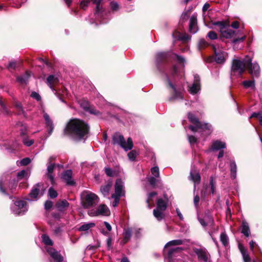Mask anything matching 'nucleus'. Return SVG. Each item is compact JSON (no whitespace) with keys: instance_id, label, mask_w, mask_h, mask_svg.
I'll use <instances>...</instances> for the list:
<instances>
[{"instance_id":"1","label":"nucleus","mask_w":262,"mask_h":262,"mask_svg":"<svg viewBox=\"0 0 262 262\" xmlns=\"http://www.w3.org/2000/svg\"><path fill=\"white\" fill-rule=\"evenodd\" d=\"M89 126L84 121L78 119H71L67 123L63 134L76 141L85 139L89 132Z\"/></svg>"},{"instance_id":"64","label":"nucleus","mask_w":262,"mask_h":262,"mask_svg":"<svg viewBox=\"0 0 262 262\" xmlns=\"http://www.w3.org/2000/svg\"><path fill=\"white\" fill-rule=\"evenodd\" d=\"M15 67H16V62L11 61V62H10V63L9 64L8 68L10 69H14L15 68Z\"/></svg>"},{"instance_id":"6","label":"nucleus","mask_w":262,"mask_h":262,"mask_svg":"<svg viewBox=\"0 0 262 262\" xmlns=\"http://www.w3.org/2000/svg\"><path fill=\"white\" fill-rule=\"evenodd\" d=\"M88 214L91 216L99 215L108 216L110 214L108 208L104 204L100 205L96 209H91L88 210Z\"/></svg>"},{"instance_id":"52","label":"nucleus","mask_w":262,"mask_h":262,"mask_svg":"<svg viewBox=\"0 0 262 262\" xmlns=\"http://www.w3.org/2000/svg\"><path fill=\"white\" fill-rule=\"evenodd\" d=\"M207 36L211 39H215L217 38V34L212 31L208 32Z\"/></svg>"},{"instance_id":"44","label":"nucleus","mask_w":262,"mask_h":262,"mask_svg":"<svg viewBox=\"0 0 262 262\" xmlns=\"http://www.w3.org/2000/svg\"><path fill=\"white\" fill-rule=\"evenodd\" d=\"M23 142L25 145L30 146L33 144L34 141L33 140H30L27 137H24L23 138Z\"/></svg>"},{"instance_id":"55","label":"nucleus","mask_w":262,"mask_h":262,"mask_svg":"<svg viewBox=\"0 0 262 262\" xmlns=\"http://www.w3.org/2000/svg\"><path fill=\"white\" fill-rule=\"evenodd\" d=\"M246 38V36H243L241 37H238L233 40V43L235 45L238 42H243Z\"/></svg>"},{"instance_id":"16","label":"nucleus","mask_w":262,"mask_h":262,"mask_svg":"<svg viewBox=\"0 0 262 262\" xmlns=\"http://www.w3.org/2000/svg\"><path fill=\"white\" fill-rule=\"evenodd\" d=\"M200 90V78L198 75L194 76V82L189 87V91L192 94H196Z\"/></svg>"},{"instance_id":"50","label":"nucleus","mask_w":262,"mask_h":262,"mask_svg":"<svg viewBox=\"0 0 262 262\" xmlns=\"http://www.w3.org/2000/svg\"><path fill=\"white\" fill-rule=\"evenodd\" d=\"M81 105L82 106V104H81ZM83 107L86 111H88L91 114H97L96 111L93 109L90 108V107L89 106L88 104L87 103L85 104V105L83 106Z\"/></svg>"},{"instance_id":"53","label":"nucleus","mask_w":262,"mask_h":262,"mask_svg":"<svg viewBox=\"0 0 262 262\" xmlns=\"http://www.w3.org/2000/svg\"><path fill=\"white\" fill-rule=\"evenodd\" d=\"M210 184L211 186V193L213 194L215 192V184L212 177H211L210 178Z\"/></svg>"},{"instance_id":"46","label":"nucleus","mask_w":262,"mask_h":262,"mask_svg":"<svg viewBox=\"0 0 262 262\" xmlns=\"http://www.w3.org/2000/svg\"><path fill=\"white\" fill-rule=\"evenodd\" d=\"M112 198L114 199V201L113 203V207H116L118 205L120 198L121 196H115V195H112Z\"/></svg>"},{"instance_id":"27","label":"nucleus","mask_w":262,"mask_h":262,"mask_svg":"<svg viewBox=\"0 0 262 262\" xmlns=\"http://www.w3.org/2000/svg\"><path fill=\"white\" fill-rule=\"evenodd\" d=\"M43 117L46 121V123L47 126L49 128V133L50 135L54 129V125L52 120L50 119L49 116L47 113H45L43 114Z\"/></svg>"},{"instance_id":"14","label":"nucleus","mask_w":262,"mask_h":262,"mask_svg":"<svg viewBox=\"0 0 262 262\" xmlns=\"http://www.w3.org/2000/svg\"><path fill=\"white\" fill-rule=\"evenodd\" d=\"M251 59L247 60V63H249L247 67L249 70L250 73L252 76L258 77L259 75L260 68L257 63H252Z\"/></svg>"},{"instance_id":"58","label":"nucleus","mask_w":262,"mask_h":262,"mask_svg":"<svg viewBox=\"0 0 262 262\" xmlns=\"http://www.w3.org/2000/svg\"><path fill=\"white\" fill-rule=\"evenodd\" d=\"M157 195V193L155 192H151L149 194L148 198L147 199V203L148 204V207H150L149 206V201L151 200V198Z\"/></svg>"},{"instance_id":"22","label":"nucleus","mask_w":262,"mask_h":262,"mask_svg":"<svg viewBox=\"0 0 262 262\" xmlns=\"http://www.w3.org/2000/svg\"><path fill=\"white\" fill-rule=\"evenodd\" d=\"M238 248L242 254L244 262H250L251 261V258L245 248L241 244H239Z\"/></svg>"},{"instance_id":"21","label":"nucleus","mask_w":262,"mask_h":262,"mask_svg":"<svg viewBox=\"0 0 262 262\" xmlns=\"http://www.w3.org/2000/svg\"><path fill=\"white\" fill-rule=\"evenodd\" d=\"M58 82V79L53 75L49 76L47 79V83L50 86V88L53 90L55 91L53 88L54 84Z\"/></svg>"},{"instance_id":"60","label":"nucleus","mask_w":262,"mask_h":262,"mask_svg":"<svg viewBox=\"0 0 262 262\" xmlns=\"http://www.w3.org/2000/svg\"><path fill=\"white\" fill-rule=\"evenodd\" d=\"M111 7L112 10H117L118 9L119 5L116 2H112L111 3Z\"/></svg>"},{"instance_id":"17","label":"nucleus","mask_w":262,"mask_h":262,"mask_svg":"<svg viewBox=\"0 0 262 262\" xmlns=\"http://www.w3.org/2000/svg\"><path fill=\"white\" fill-rule=\"evenodd\" d=\"M72 174L73 172L71 170H67L62 174V179L69 185H73L75 184L74 181L72 180Z\"/></svg>"},{"instance_id":"39","label":"nucleus","mask_w":262,"mask_h":262,"mask_svg":"<svg viewBox=\"0 0 262 262\" xmlns=\"http://www.w3.org/2000/svg\"><path fill=\"white\" fill-rule=\"evenodd\" d=\"M42 242L47 246H52L53 244V241L51 239L49 236L46 234H43L41 236Z\"/></svg>"},{"instance_id":"43","label":"nucleus","mask_w":262,"mask_h":262,"mask_svg":"<svg viewBox=\"0 0 262 262\" xmlns=\"http://www.w3.org/2000/svg\"><path fill=\"white\" fill-rule=\"evenodd\" d=\"M152 174L156 178H159L160 176L159 169L158 167L155 166L151 169Z\"/></svg>"},{"instance_id":"28","label":"nucleus","mask_w":262,"mask_h":262,"mask_svg":"<svg viewBox=\"0 0 262 262\" xmlns=\"http://www.w3.org/2000/svg\"><path fill=\"white\" fill-rule=\"evenodd\" d=\"M182 250L181 248H171L169 250L167 255L165 256V260H168L169 262L171 261L172 257L174 256L176 253Z\"/></svg>"},{"instance_id":"32","label":"nucleus","mask_w":262,"mask_h":262,"mask_svg":"<svg viewBox=\"0 0 262 262\" xmlns=\"http://www.w3.org/2000/svg\"><path fill=\"white\" fill-rule=\"evenodd\" d=\"M230 169L231 172V177L233 179H235L236 177L237 166L234 161L230 162Z\"/></svg>"},{"instance_id":"5","label":"nucleus","mask_w":262,"mask_h":262,"mask_svg":"<svg viewBox=\"0 0 262 262\" xmlns=\"http://www.w3.org/2000/svg\"><path fill=\"white\" fill-rule=\"evenodd\" d=\"M166 208V201L161 198L158 199L157 201V207L153 211L154 216L158 221H161L165 216L164 211Z\"/></svg>"},{"instance_id":"31","label":"nucleus","mask_w":262,"mask_h":262,"mask_svg":"<svg viewBox=\"0 0 262 262\" xmlns=\"http://www.w3.org/2000/svg\"><path fill=\"white\" fill-rule=\"evenodd\" d=\"M242 233L247 237H248L250 234L249 225L248 223L245 221H243L242 222Z\"/></svg>"},{"instance_id":"24","label":"nucleus","mask_w":262,"mask_h":262,"mask_svg":"<svg viewBox=\"0 0 262 262\" xmlns=\"http://www.w3.org/2000/svg\"><path fill=\"white\" fill-rule=\"evenodd\" d=\"M93 4L96 5V8L95 11V15L96 17L98 16L99 13L102 11V4L104 3L105 0H92Z\"/></svg>"},{"instance_id":"38","label":"nucleus","mask_w":262,"mask_h":262,"mask_svg":"<svg viewBox=\"0 0 262 262\" xmlns=\"http://www.w3.org/2000/svg\"><path fill=\"white\" fill-rule=\"evenodd\" d=\"M183 243L184 241L182 239H175L171 241L166 244V245L165 246V248L166 249L168 246H169L180 245L183 244Z\"/></svg>"},{"instance_id":"26","label":"nucleus","mask_w":262,"mask_h":262,"mask_svg":"<svg viewBox=\"0 0 262 262\" xmlns=\"http://www.w3.org/2000/svg\"><path fill=\"white\" fill-rule=\"evenodd\" d=\"M43 117L46 121V123L47 126L49 128V133L50 135L54 129V125L52 120L50 119L49 116L47 113H45L43 114Z\"/></svg>"},{"instance_id":"37","label":"nucleus","mask_w":262,"mask_h":262,"mask_svg":"<svg viewBox=\"0 0 262 262\" xmlns=\"http://www.w3.org/2000/svg\"><path fill=\"white\" fill-rule=\"evenodd\" d=\"M95 224L94 223H85L81 225L79 228V230L80 231H86L89 230L90 228L95 227Z\"/></svg>"},{"instance_id":"3","label":"nucleus","mask_w":262,"mask_h":262,"mask_svg":"<svg viewBox=\"0 0 262 262\" xmlns=\"http://www.w3.org/2000/svg\"><path fill=\"white\" fill-rule=\"evenodd\" d=\"M188 118L189 121L195 125L194 126L190 125L189 128L193 132L197 131L198 129H205L208 130H210L212 128V126L208 123H202L200 122L198 119L192 114L189 113L188 114Z\"/></svg>"},{"instance_id":"8","label":"nucleus","mask_w":262,"mask_h":262,"mask_svg":"<svg viewBox=\"0 0 262 262\" xmlns=\"http://www.w3.org/2000/svg\"><path fill=\"white\" fill-rule=\"evenodd\" d=\"M98 202V196L94 193H88L83 200V206L84 208H88L95 205Z\"/></svg>"},{"instance_id":"19","label":"nucleus","mask_w":262,"mask_h":262,"mask_svg":"<svg viewBox=\"0 0 262 262\" xmlns=\"http://www.w3.org/2000/svg\"><path fill=\"white\" fill-rule=\"evenodd\" d=\"M198 220L200 223V224L203 227H205L206 226H210L213 228L214 226V222L213 219L209 216H206L205 219H201L198 217Z\"/></svg>"},{"instance_id":"49","label":"nucleus","mask_w":262,"mask_h":262,"mask_svg":"<svg viewBox=\"0 0 262 262\" xmlns=\"http://www.w3.org/2000/svg\"><path fill=\"white\" fill-rule=\"evenodd\" d=\"M90 3V2L89 0L81 1L80 5V8L83 10H85L86 8L88 6Z\"/></svg>"},{"instance_id":"30","label":"nucleus","mask_w":262,"mask_h":262,"mask_svg":"<svg viewBox=\"0 0 262 262\" xmlns=\"http://www.w3.org/2000/svg\"><path fill=\"white\" fill-rule=\"evenodd\" d=\"M132 235V231L129 228L125 229L123 232V239L121 241V244H125L130 239Z\"/></svg>"},{"instance_id":"54","label":"nucleus","mask_w":262,"mask_h":262,"mask_svg":"<svg viewBox=\"0 0 262 262\" xmlns=\"http://www.w3.org/2000/svg\"><path fill=\"white\" fill-rule=\"evenodd\" d=\"M31 162V160L29 158H26L21 160L20 163L21 165H27Z\"/></svg>"},{"instance_id":"51","label":"nucleus","mask_w":262,"mask_h":262,"mask_svg":"<svg viewBox=\"0 0 262 262\" xmlns=\"http://www.w3.org/2000/svg\"><path fill=\"white\" fill-rule=\"evenodd\" d=\"M188 139L191 145L194 144L197 142V139L193 136H188Z\"/></svg>"},{"instance_id":"42","label":"nucleus","mask_w":262,"mask_h":262,"mask_svg":"<svg viewBox=\"0 0 262 262\" xmlns=\"http://www.w3.org/2000/svg\"><path fill=\"white\" fill-rule=\"evenodd\" d=\"M48 194L50 198L52 199L55 198L58 195L57 191L55 190H54L52 187L49 188Z\"/></svg>"},{"instance_id":"29","label":"nucleus","mask_w":262,"mask_h":262,"mask_svg":"<svg viewBox=\"0 0 262 262\" xmlns=\"http://www.w3.org/2000/svg\"><path fill=\"white\" fill-rule=\"evenodd\" d=\"M112 182H108L106 185L101 186L100 191L104 196H107L109 194L110 190L112 187Z\"/></svg>"},{"instance_id":"10","label":"nucleus","mask_w":262,"mask_h":262,"mask_svg":"<svg viewBox=\"0 0 262 262\" xmlns=\"http://www.w3.org/2000/svg\"><path fill=\"white\" fill-rule=\"evenodd\" d=\"M43 187L42 185L40 184H36L32 189L29 193V200L33 201L36 200L38 196H40L43 194Z\"/></svg>"},{"instance_id":"47","label":"nucleus","mask_w":262,"mask_h":262,"mask_svg":"<svg viewBox=\"0 0 262 262\" xmlns=\"http://www.w3.org/2000/svg\"><path fill=\"white\" fill-rule=\"evenodd\" d=\"M174 59L180 63L184 64L185 62V60L182 56H179L177 54H174Z\"/></svg>"},{"instance_id":"20","label":"nucleus","mask_w":262,"mask_h":262,"mask_svg":"<svg viewBox=\"0 0 262 262\" xmlns=\"http://www.w3.org/2000/svg\"><path fill=\"white\" fill-rule=\"evenodd\" d=\"M226 143L219 140L213 141L212 144L211 149L212 150H218L226 148Z\"/></svg>"},{"instance_id":"2","label":"nucleus","mask_w":262,"mask_h":262,"mask_svg":"<svg viewBox=\"0 0 262 262\" xmlns=\"http://www.w3.org/2000/svg\"><path fill=\"white\" fill-rule=\"evenodd\" d=\"M113 142L114 144H118L125 151H128L132 149L133 143L130 138L127 139L125 141L123 136L119 133H116L113 137Z\"/></svg>"},{"instance_id":"62","label":"nucleus","mask_w":262,"mask_h":262,"mask_svg":"<svg viewBox=\"0 0 262 262\" xmlns=\"http://www.w3.org/2000/svg\"><path fill=\"white\" fill-rule=\"evenodd\" d=\"M105 172L108 176H112L113 174L112 170L110 168H108V167L105 168Z\"/></svg>"},{"instance_id":"4","label":"nucleus","mask_w":262,"mask_h":262,"mask_svg":"<svg viewBox=\"0 0 262 262\" xmlns=\"http://www.w3.org/2000/svg\"><path fill=\"white\" fill-rule=\"evenodd\" d=\"M248 63L247 60H246L242 61L237 59H234L232 62L231 75L236 74L239 76L241 75Z\"/></svg>"},{"instance_id":"61","label":"nucleus","mask_w":262,"mask_h":262,"mask_svg":"<svg viewBox=\"0 0 262 262\" xmlns=\"http://www.w3.org/2000/svg\"><path fill=\"white\" fill-rule=\"evenodd\" d=\"M206 45H207V42L204 39H202L200 40L199 43V46L200 48H203L205 46H206Z\"/></svg>"},{"instance_id":"12","label":"nucleus","mask_w":262,"mask_h":262,"mask_svg":"<svg viewBox=\"0 0 262 262\" xmlns=\"http://www.w3.org/2000/svg\"><path fill=\"white\" fill-rule=\"evenodd\" d=\"M46 250L52 258L51 262H61L63 261V257L59 252L52 247H47Z\"/></svg>"},{"instance_id":"34","label":"nucleus","mask_w":262,"mask_h":262,"mask_svg":"<svg viewBox=\"0 0 262 262\" xmlns=\"http://www.w3.org/2000/svg\"><path fill=\"white\" fill-rule=\"evenodd\" d=\"M69 203L65 200L58 202L56 207L59 211H63L66 208L68 207Z\"/></svg>"},{"instance_id":"35","label":"nucleus","mask_w":262,"mask_h":262,"mask_svg":"<svg viewBox=\"0 0 262 262\" xmlns=\"http://www.w3.org/2000/svg\"><path fill=\"white\" fill-rule=\"evenodd\" d=\"M190 178L194 183H199L201 180V176L199 172L192 170L190 171Z\"/></svg>"},{"instance_id":"13","label":"nucleus","mask_w":262,"mask_h":262,"mask_svg":"<svg viewBox=\"0 0 262 262\" xmlns=\"http://www.w3.org/2000/svg\"><path fill=\"white\" fill-rule=\"evenodd\" d=\"M115 196H123L125 195L124 183L121 179H117L115 185V193L112 194Z\"/></svg>"},{"instance_id":"40","label":"nucleus","mask_w":262,"mask_h":262,"mask_svg":"<svg viewBox=\"0 0 262 262\" xmlns=\"http://www.w3.org/2000/svg\"><path fill=\"white\" fill-rule=\"evenodd\" d=\"M228 237L225 233H222L220 235V241L222 244L226 246L228 244Z\"/></svg>"},{"instance_id":"15","label":"nucleus","mask_w":262,"mask_h":262,"mask_svg":"<svg viewBox=\"0 0 262 262\" xmlns=\"http://www.w3.org/2000/svg\"><path fill=\"white\" fill-rule=\"evenodd\" d=\"M55 159V158L54 157H50L48 160V163L47 165V176L48 178L50 179L52 184H54L55 182L54 178L52 174V172L55 167V164L54 163H52L51 162L52 160H54Z\"/></svg>"},{"instance_id":"36","label":"nucleus","mask_w":262,"mask_h":262,"mask_svg":"<svg viewBox=\"0 0 262 262\" xmlns=\"http://www.w3.org/2000/svg\"><path fill=\"white\" fill-rule=\"evenodd\" d=\"M242 83L245 89L251 88L252 90L255 89L254 80H245Z\"/></svg>"},{"instance_id":"25","label":"nucleus","mask_w":262,"mask_h":262,"mask_svg":"<svg viewBox=\"0 0 262 262\" xmlns=\"http://www.w3.org/2000/svg\"><path fill=\"white\" fill-rule=\"evenodd\" d=\"M189 30L192 33H195L197 31L196 28V18L194 15H192L190 19Z\"/></svg>"},{"instance_id":"9","label":"nucleus","mask_w":262,"mask_h":262,"mask_svg":"<svg viewBox=\"0 0 262 262\" xmlns=\"http://www.w3.org/2000/svg\"><path fill=\"white\" fill-rule=\"evenodd\" d=\"M11 209L15 215L24 214L27 210L26 202L23 200L16 201Z\"/></svg>"},{"instance_id":"45","label":"nucleus","mask_w":262,"mask_h":262,"mask_svg":"<svg viewBox=\"0 0 262 262\" xmlns=\"http://www.w3.org/2000/svg\"><path fill=\"white\" fill-rule=\"evenodd\" d=\"M137 152L134 150L130 151L127 155L129 159L131 161H134L136 157H137Z\"/></svg>"},{"instance_id":"23","label":"nucleus","mask_w":262,"mask_h":262,"mask_svg":"<svg viewBox=\"0 0 262 262\" xmlns=\"http://www.w3.org/2000/svg\"><path fill=\"white\" fill-rule=\"evenodd\" d=\"M30 76V73L29 71H27L24 75L18 76L17 78V80L21 84H26Z\"/></svg>"},{"instance_id":"59","label":"nucleus","mask_w":262,"mask_h":262,"mask_svg":"<svg viewBox=\"0 0 262 262\" xmlns=\"http://www.w3.org/2000/svg\"><path fill=\"white\" fill-rule=\"evenodd\" d=\"M148 182L151 185L154 186L157 182V180L155 177H152L148 178Z\"/></svg>"},{"instance_id":"41","label":"nucleus","mask_w":262,"mask_h":262,"mask_svg":"<svg viewBox=\"0 0 262 262\" xmlns=\"http://www.w3.org/2000/svg\"><path fill=\"white\" fill-rule=\"evenodd\" d=\"M167 57V53L161 52L159 53L156 55V61L158 63H160L162 59L166 58Z\"/></svg>"},{"instance_id":"48","label":"nucleus","mask_w":262,"mask_h":262,"mask_svg":"<svg viewBox=\"0 0 262 262\" xmlns=\"http://www.w3.org/2000/svg\"><path fill=\"white\" fill-rule=\"evenodd\" d=\"M28 176L27 172L25 170H23L17 173V176L18 179H22L23 178H26Z\"/></svg>"},{"instance_id":"33","label":"nucleus","mask_w":262,"mask_h":262,"mask_svg":"<svg viewBox=\"0 0 262 262\" xmlns=\"http://www.w3.org/2000/svg\"><path fill=\"white\" fill-rule=\"evenodd\" d=\"M234 31L230 29H223L221 30V34L223 37L226 38H230L233 37Z\"/></svg>"},{"instance_id":"57","label":"nucleus","mask_w":262,"mask_h":262,"mask_svg":"<svg viewBox=\"0 0 262 262\" xmlns=\"http://www.w3.org/2000/svg\"><path fill=\"white\" fill-rule=\"evenodd\" d=\"M31 96L32 98L35 99L37 101H39L41 99V97H40V95L37 93H36L35 92H33L31 93Z\"/></svg>"},{"instance_id":"56","label":"nucleus","mask_w":262,"mask_h":262,"mask_svg":"<svg viewBox=\"0 0 262 262\" xmlns=\"http://www.w3.org/2000/svg\"><path fill=\"white\" fill-rule=\"evenodd\" d=\"M53 206V203L50 201H47L45 203V208L46 210L50 209Z\"/></svg>"},{"instance_id":"63","label":"nucleus","mask_w":262,"mask_h":262,"mask_svg":"<svg viewBox=\"0 0 262 262\" xmlns=\"http://www.w3.org/2000/svg\"><path fill=\"white\" fill-rule=\"evenodd\" d=\"M199 201H200V197L197 195H195L194 197V200H193L194 204L195 206V207L198 206Z\"/></svg>"},{"instance_id":"18","label":"nucleus","mask_w":262,"mask_h":262,"mask_svg":"<svg viewBox=\"0 0 262 262\" xmlns=\"http://www.w3.org/2000/svg\"><path fill=\"white\" fill-rule=\"evenodd\" d=\"M167 79L168 82L169 83V86L173 90L174 94L172 96L169 98V100L170 101L177 100V99H182L183 98V96L182 94L180 92H178L176 89V88L173 84L170 81L169 78L167 76Z\"/></svg>"},{"instance_id":"11","label":"nucleus","mask_w":262,"mask_h":262,"mask_svg":"<svg viewBox=\"0 0 262 262\" xmlns=\"http://www.w3.org/2000/svg\"><path fill=\"white\" fill-rule=\"evenodd\" d=\"M194 253L196 254L199 260L204 262H211L210 256L205 249H195Z\"/></svg>"},{"instance_id":"7","label":"nucleus","mask_w":262,"mask_h":262,"mask_svg":"<svg viewBox=\"0 0 262 262\" xmlns=\"http://www.w3.org/2000/svg\"><path fill=\"white\" fill-rule=\"evenodd\" d=\"M215 54V60L218 63H223L228 57V54L219 46L213 47Z\"/></svg>"}]
</instances>
